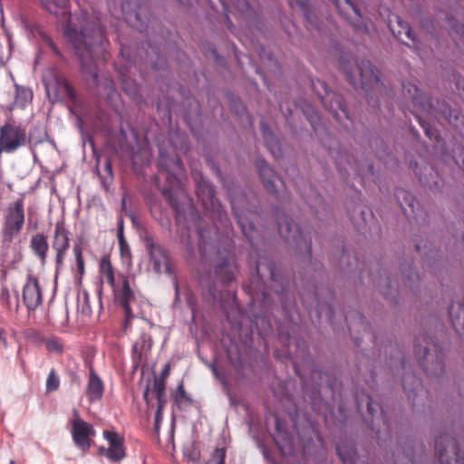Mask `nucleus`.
I'll use <instances>...</instances> for the list:
<instances>
[{"instance_id":"14","label":"nucleus","mask_w":464,"mask_h":464,"mask_svg":"<svg viewBox=\"0 0 464 464\" xmlns=\"http://www.w3.org/2000/svg\"><path fill=\"white\" fill-rule=\"evenodd\" d=\"M22 299L29 312L35 311L43 304V292L37 277L32 274L26 276L23 286Z\"/></svg>"},{"instance_id":"59","label":"nucleus","mask_w":464,"mask_h":464,"mask_svg":"<svg viewBox=\"0 0 464 464\" xmlns=\"http://www.w3.org/2000/svg\"><path fill=\"white\" fill-rule=\"evenodd\" d=\"M1 263L5 268L0 270V280L5 281L7 277V270L6 269L14 267L15 264H14L12 266H7V263H3V257L1 258Z\"/></svg>"},{"instance_id":"29","label":"nucleus","mask_w":464,"mask_h":464,"mask_svg":"<svg viewBox=\"0 0 464 464\" xmlns=\"http://www.w3.org/2000/svg\"><path fill=\"white\" fill-rule=\"evenodd\" d=\"M402 387L408 399L416 405L415 398L423 392L420 380L413 374H405L402 379Z\"/></svg>"},{"instance_id":"26","label":"nucleus","mask_w":464,"mask_h":464,"mask_svg":"<svg viewBox=\"0 0 464 464\" xmlns=\"http://www.w3.org/2000/svg\"><path fill=\"white\" fill-rule=\"evenodd\" d=\"M30 249L34 255L38 258L42 266L46 264L47 253L49 249V243L47 236L44 233H36L31 237Z\"/></svg>"},{"instance_id":"34","label":"nucleus","mask_w":464,"mask_h":464,"mask_svg":"<svg viewBox=\"0 0 464 464\" xmlns=\"http://www.w3.org/2000/svg\"><path fill=\"white\" fill-rule=\"evenodd\" d=\"M444 118L461 135L464 136V116L457 109L446 108Z\"/></svg>"},{"instance_id":"33","label":"nucleus","mask_w":464,"mask_h":464,"mask_svg":"<svg viewBox=\"0 0 464 464\" xmlns=\"http://www.w3.org/2000/svg\"><path fill=\"white\" fill-rule=\"evenodd\" d=\"M14 302L11 299V294L8 287L5 285L1 286L0 291V303L4 305L8 311L17 313L20 308V295L17 290L14 291Z\"/></svg>"},{"instance_id":"30","label":"nucleus","mask_w":464,"mask_h":464,"mask_svg":"<svg viewBox=\"0 0 464 464\" xmlns=\"http://www.w3.org/2000/svg\"><path fill=\"white\" fill-rule=\"evenodd\" d=\"M401 194L405 203L411 208V212L416 222L419 224L424 223L426 220V214L421 208H419V202L416 200V198L409 192L401 190L397 193L398 199L401 198Z\"/></svg>"},{"instance_id":"31","label":"nucleus","mask_w":464,"mask_h":464,"mask_svg":"<svg viewBox=\"0 0 464 464\" xmlns=\"http://www.w3.org/2000/svg\"><path fill=\"white\" fill-rule=\"evenodd\" d=\"M449 315L454 329L464 331V302H453L449 308Z\"/></svg>"},{"instance_id":"44","label":"nucleus","mask_w":464,"mask_h":464,"mask_svg":"<svg viewBox=\"0 0 464 464\" xmlns=\"http://www.w3.org/2000/svg\"><path fill=\"white\" fill-rule=\"evenodd\" d=\"M44 343L48 352L62 353L63 352V344L61 340L56 336L44 338Z\"/></svg>"},{"instance_id":"48","label":"nucleus","mask_w":464,"mask_h":464,"mask_svg":"<svg viewBox=\"0 0 464 464\" xmlns=\"http://www.w3.org/2000/svg\"><path fill=\"white\" fill-rule=\"evenodd\" d=\"M60 386V378L54 369H51L46 379V392H52L57 391Z\"/></svg>"},{"instance_id":"42","label":"nucleus","mask_w":464,"mask_h":464,"mask_svg":"<svg viewBox=\"0 0 464 464\" xmlns=\"http://www.w3.org/2000/svg\"><path fill=\"white\" fill-rule=\"evenodd\" d=\"M450 36L459 48L464 47V25L453 24L450 27Z\"/></svg>"},{"instance_id":"43","label":"nucleus","mask_w":464,"mask_h":464,"mask_svg":"<svg viewBox=\"0 0 464 464\" xmlns=\"http://www.w3.org/2000/svg\"><path fill=\"white\" fill-rule=\"evenodd\" d=\"M24 337L27 342L35 345H41L44 341L43 334L33 328L26 329L24 332Z\"/></svg>"},{"instance_id":"35","label":"nucleus","mask_w":464,"mask_h":464,"mask_svg":"<svg viewBox=\"0 0 464 464\" xmlns=\"http://www.w3.org/2000/svg\"><path fill=\"white\" fill-rule=\"evenodd\" d=\"M48 138L46 127L43 123L34 124L27 135V142L35 147Z\"/></svg>"},{"instance_id":"1","label":"nucleus","mask_w":464,"mask_h":464,"mask_svg":"<svg viewBox=\"0 0 464 464\" xmlns=\"http://www.w3.org/2000/svg\"><path fill=\"white\" fill-rule=\"evenodd\" d=\"M158 166L167 173V179H172L176 182L175 187L163 188L161 193L173 209L177 224L188 232L195 228L198 237L196 247L188 236L184 256L188 265L198 273L200 281L203 269V226L200 212L195 207L193 198L180 185V176L184 171L183 162L179 155H167L160 150Z\"/></svg>"},{"instance_id":"8","label":"nucleus","mask_w":464,"mask_h":464,"mask_svg":"<svg viewBox=\"0 0 464 464\" xmlns=\"http://www.w3.org/2000/svg\"><path fill=\"white\" fill-rule=\"evenodd\" d=\"M121 8L126 22L140 33L149 30L152 23L149 5L143 0H124Z\"/></svg>"},{"instance_id":"18","label":"nucleus","mask_w":464,"mask_h":464,"mask_svg":"<svg viewBox=\"0 0 464 464\" xmlns=\"http://www.w3.org/2000/svg\"><path fill=\"white\" fill-rule=\"evenodd\" d=\"M104 440L109 443L107 449V459L111 461L119 462L126 457L124 447V437L118 432L110 430H104L102 432Z\"/></svg>"},{"instance_id":"45","label":"nucleus","mask_w":464,"mask_h":464,"mask_svg":"<svg viewBox=\"0 0 464 464\" xmlns=\"http://www.w3.org/2000/svg\"><path fill=\"white\" fill-rule=\"evenodd\" d=\"M72 250L75 256L77 272L79 275L82 276L85 271V265L82 256V246L80 243H75Z\"/></svg>"},{"instance_id":"9","label":"nucleus","mask_w":464,"mask_h":464,"mask_svg":"<svg viewBox=\"0 0 464 464\" xmlns=\"http://www.w3.org/2000/svg\"><path fill=\"white\" fill-rule=\"evenodd\" d=\"M26 143V129L22 124L9 121L0 127V154L13 153Z\"/></svg>"},{"instance_id":"3","label":"nucleus","mask_w":464,"mask_h":464,"mask_svg":"<svg viewBox=\"0 0 464 464\" xmlns=\"http://www.w3.org/2000/svg\"><path fill=\"white\" fill-rule=\"evenodd\" d=\"M64 35L72 45L82 69L97 79L95 59L103 56L108 43L100 19L82 16L79 24L71 20L64 28Z\"/></svg>"},{"instance_id":"27","label":"nucleus","mask_w":464,"mask_h":464,"mask_svg":"<svg viewBox=\"0 0 464 464\" xmlns=\"http://www.w3.org/2000/svg\"><path fill=\"white\" fill-rule=\"evenodd\" d=\"M202 441L198 436H192L191 440L184 444L183 456L186 464H202L201 461Z\"/></svg>"},{"instance_id":"60","label":"nucleus","mask_w":464,"mask_h":464,"mask_svg":"<svg viewBox=\"0 0 464 464\" xmlns=\"http://www.w3.org/2000/svg\"><path fill=\"white\" fill-rule=\"evenodd\" d=\"M180 6L189 8L197 0H175Z\"/></svg>"},{"instance_id":"54","label":"nucleus","mask_w":464,"mask_h":464,"mask_svg":"<svg viewBox=\"0 0 464 464\" xmlns=\"http://www.w3.org/2000/svg\"><path fill=\"white\" fill-rule=\"evenodd\" d=\"M397 22H398V25L404 31L405 36L408 39L412 40L414 42L415 41L414 34H413L412 30L411 29V27L408 25V24L406 22H403L399 17L397 18Z\"/></svg>"},{"instance_id":"61","label":"nucleus","mask_w":464,"mask_h":464,"mask_svg":"<svg viewBox=\"0 0 464 464\" xmlns=\"http://www.w3.org/2000/svg\"><path fill=\"white\" fill-rule=\"evenodd\" d=\"M118 236H124V221L121 218L118 220L117 237Z\"/></svg>"},{"instance_id":"58","label":"nucleus","mask_w":464,"mask_h":464,"mask_svg":"<svg viewBox=\"0 0 464 464\" xmlns=\"http://www.w3.org/2000/svg\"><path fill=\"white\" fill-rule=\"evenodd\" d=\"M336 452H337L339 458L342 459V461L344 464H346L347 462H351V464H355V462L352 459V458H350L343 453L341 446L336 447Z\"/></svg>"},{"instance_id":"22","label":"nucleus","mask_w":464,"mask_h":464,"mask_svg":"<svg viewBox=\"0 0 464 464\" xmlns=\"http://www.w3.org/2000/svg\"><path fill=\"white\" fill-rule=\"evenodd\" d=\"M152 341L146 334H141L140 339L132 344L131 362L133 370L136 371L146 359L148 352L150 350Z\"/></svg>"},{"instance_id":"12","label":"nucleus","mask_w":464,"mask_h":464,"mask_svg":"<svg viewBox=\"0 0 464 464\" xmlns=\"http://www.w3.org/2000/svg\"><path fill=\"white\" fill-rule=\"evenodd\" d=\"M435 451L441 464H464V458L458 444L448 434L436 438Z\"/></svg>"},{"instance_id":"38","label":"nucleus","mask_w":464,"mask_h":464,"mask_svg":"<svg viewBox=\"0 0 464 464\" xmlns=\"http://www.w3.org/2000/svg\"><path fill=\"white\" fill-rule=\"evenodd\" d=\"M41 2L49 13L59 15L67 11L70 0H41Z\"/></svg>"},{"instance_id":"63","label":"nucleus","mask_w":464,"mask_h":464,"mask_svg":"<svg viewBox=\"0 0 464 464\" xmlns=\"http://www.w3.org/2000/svg\"><path fill=\"white\" fill-rule=\"evenodd\" d=\"M169 370H170V367H169V364L168 363L163 367V369L160 372V375H161L160 379L164 380V378L169 374Z\"/></svg>"},{"instance_id":"55","label":"nucleus","mask_w":464,"mask_h":464,"mask_svg":"<svg viewBox=\"0 0 464 464\" xmlns=\"http://www.w3.org/2000/svg\"><path fill=\"white\" fill-rule=\"evenodd\" d=\"M11 56L10 51H6L0 43V68L5 64Z\"/></svg>"},{"instance_id":"13","label":"nucleus","mask_w":464,"mask_h":464,"mask_svg":"<svg viewBox=\"0 0 464 464\" xmlns=\"http://www.w3.org/2000/svg\"><path fill=\"white\" fill-rule=\"evenodd\" d=\"M187 303L191 311V318L188 324L189 332L194 338L197 348L198 356L203 362L201 353V343L203 342V311L197 307L195 298L192 295L187 296Z\"/></svg>"},{"instance_id":"32","label":"nucleus","mask_w":464,"mask_h":464,"mask_svg":"<svg viewBox=\"0 0 464 464\" xmlns=\"http://www.w3.org/2000/svg\"><path fill=\"white\" fill-rule=\"evenodd\" d=\"M261 130L266 148L275 158H279L282 155L279 141L274 136L269 127L264 122L261 123Z\"/></svg>"},{"instance_id":"25","label":"nucleus","mask_w":464,"mask_h":464,"mask_svg":"<svg viewBox=\"0 0 464 464\" xmlns=\"http://www.w3.org/2000/svg\"><path fill=\"white\" fill-rule=\"evenodd\" d=\"M104 393V383L95 370L92 367L86 387V395L90 401H101Z\"/></svg>"},{"instance_id":"37","label":"nucleus","mask_w":464,"mask_h":464,"mask_svg":"<svg viewBox=\"0 0 464 464\" xmlns=\"http://www.w3.org/2000/svg\"><path fill=\"white\" fill-rule=\"evenodd\" d=\"M14 103L21 108H24L33 100V91L24 86L15 84Z\"/></svg>"},{"instance_id":"11","label":"nucleus","mask_w":464,"mask_h":464,"mask_svg":"<svg viewBox=\"0 0 464 464\" xmlns=\"http://www.w3.org/2000/svg\"><path fill=\"white\" fill-rule=\"evenodd\" d=\"M70 235L63 220L55 223L52 240V247L55 251V277L64 266V260L70 248Z\"/></svg>"},{"instance_id":"50","label":"nucleus","mask_w":464,"mask_h":464,"mask_svg":"<svg viewBox=\"0 0 464 464\" xmlns=\"http://www.w3.org/2000/svg\"><path fill=\"white\" fill-rule=\"evenodd\" d=\"M226 450L218 448L211 454L210 459L205 464H225Z\"/></svg>"},{"instance_id":"15","label":"nucleus","mask_w":464,"mask_h":464,"mask_svg":"<svg viewBox=\"0 0 464 464\" xmlns=\"http://www.w3.org/2000/svg\"><path fill=\"white\" fill-rule=\"evenodd\" d=\"M276 222L278 233L282 237L287 240L292 239L296 245H298L301 240H304V247L310 253L311 240L305 239L299 227L296 224L292 222V219L288 216L276 214Z\"/></svg>"},{"instance_id":"10","label":"nucleus","mask_w":464,"mask_h":464,"mask_svg":"<svg viewBox=\"0 0 464 464\" xmlns=\"http://www.w3.org/2000/svg\"><path fill=\"white\" fill-rule=\"evenodd\" d=\"M19 24L30 41L45 44L58 58H63L58 46L44 31V26L38 22L35 15L27 13L21 14Z\"/></svg>"},{"instance_id":"2","label":"nucleus","mask_w":464,"mask_h":464,"mask_svg":"<svg viewBox=\"0 0 464 464\" xmlns=\"http://www.w3.org/2000/svg\"><path fill=\"white\" fill-rule=\"evenodd\" d=\"M164 49L159 42L141 41L134 45L121 43V58L115 63V66L121 77L124 92L132 100L137 101L141 97L140 86L131 77L135 74L133 70L136 71L138 62L140 61L155 72H168V61L162 53Z\"/></svg>"},{"instance_id":"46","label":"nucleus","mask_w":464,"mask_h":464,"mask_svg":"<svg viewBox=\"0 0 464 464\" xmlns=\"http://www.w3.org/2000/svg\"><path fill=\"white\" fill-rule=\"evenodd\" d=\"M175 401L178 404L184 406H191L194 403L193 400L187 394L182 383L177 388Z\"/></svg>"},{"instance_id":"51","label":"nucleus","mask_w":464,"mask_h":464,"mask_svg":"<svg viewBox=\"0 0 464 464\" xmlns=\"http://www.w3.org/2000/svg\"><path fill=\"white\" fill-rule=\"evenodd\" d=\"M416 119L419 121L420 125L423 128L426 136L429 137L430 140H437V130L432 129L425 121L422 120V118L420 115L416 114Z\"/></svg>"},{"instance_id":"20","label":"nucleus","mask_w":464,"mask_h":464,"mask_svg":"<svg viewBox=\"0 0 464 464\" xmlns=\"http://www.w3.org/2000/svg\"><path fill=\"white\" fill-rule=\"evenodd\" d=\"M72 440L82 450L87 451L91 447L90 436L94 434L92 427L83 420H76L72 424Z\"/></svg>"},{"instance_id":"47","label":"nucleus","mask_w":464,"mask_h":464,"mask_svg":"<svg viewBox=\"0 0 464 464\" xmlns=\"http://www.w3.org/2000/svg\"><path fill=\"white\" fill-rule=\"evenodd\" d=\"M424 170L429 172L430 179H428L427 175H420V182L424 186L428 187L430 189L433 188L434 186H438V181L436 180L437 175H435L434 170L431 167H425Z\"/></svg>"},{"instance_id":"62","label":"nucleus","mask_w":464,"mask_h":464,"mask_svg":"<svg viewBox=\"0 0 464 464\" xmlns=\"http://www.w3.org/2000/svg\"><path fill=\"white\" fill-rule=\"evenodd\" d=\"M343 157V156L341 154H340L339 158L334 157L335 165H336L337 169L340 170V172H342L343 169H345V167H343L342 164Z\"/></svg>"},{"instance_id":"28","label":"nucleus","mask_w":464,"mask_h":464,"mask_svg":"<svg viewBox=\"0 0 464 464\" xmlns=\"http://www.w3.org/2000/svg\"><path fill=\"white\" fill-rule=\"evenodd\" d=\"M274 440L281 451L285 454L286 451H291L293 445L289 432L283 427L281 420L276 418V433Z\"/></svg>"},{"instance_id":"4","label":"nucleus","mask_w":464,"mask_h":464,"mask_svg":"<svg viewBox=\"0 0 464 464\" xmlns=\"http://www.w3.org/2000/svg\"><path fill=\"white\" fill-rule=\"evenodd\" d=\"M24 225V198H17L6 208L1 228L3 263L7 266L19 263L22 255L16 246H11L14 239L22 232Z\"/></svg>"},{"instance_id":"36","label":"nucleus","mask_w":464,"mask_h":464,"mask_svg":"<svg viewBox=\"0 0 464 464\" xmlns=\"http://www.w3.org/2000/svg\"><path fill=\"white\" fill-rule=\"evenodd\" d=\"M105 100L113 111L119 113V103L121 102V94L117 91L113 81H107L104 84Z\"/></svg>"},{"instance_id":"24","label":"nucleus","mask_w":464,"mask_h":464,"mask_svg":"<svg viewBox=\"0 0 464 464\" xmlns=\"http://www.w3.org/2000/svg\"><path fill=\"white\" fill-rule=\"evenodd\" d=\"M94 128L103 135L109 137L114 134L115 128L111 114L104 109H97L92 115Z\"/></svg>"},{"instance_id":"53","label":"nucleus","mask_w":464,"mask_h":464,"mask_svg":"<svg viewBox=\"0 0 464 464\" xmlns=\"http://www.w3.org/2000/svg\"><path fill=\"white\" fill-rule=\"evenodd\" d=\"M81 138H82L83 145L89 144L94 152L95 151V141H94L93 136L92 134H90L85 129H82Z\"/></svg>"},{"instance_id":"57","label":"nucleus","mask_w":464,"mask_h":464,"mask_svg":"<svg viewBox=\"0 0 464 464\" xmlns=\"http://www.w3.org/2000/svg\"><path fill=\"white\" fill-rule=\"evenodd\" d=\"M164 405L163 404H159L158 405V409L155 412V425H154V428H155V430L157 432H159V430H160V422L161 420V411L163 409Z\"/></svg>"},{"instance_id":"6","label":"nucleus","mask_w":464,"mask_h":464,"mask_svg":"<svg viewBox=\"0 0 464 464\" xmlns=\"http://www.w3.org/2000/svg\"><path fill=\"white\" fill-rule=\"evenodd\" d=\"M143 242L150 256V263L157 274L165 273L172 277L175 287V301L179 299V288L174 269L171 266L168 251L160 244L156 243L150 235L143 237Z\"/></svg>"},{"instance_id":"7","label":"nucleus","mask_w":464,"mask_h":464,"mask_svg":"<svg viewBox=\"0 0 464 464\" xmlns=\"http://www.w3.org/2000/svg\"><path fill=\"white\" fill-rule=\"evenodd\" d=\"M342 68L346 74L347 80L354 88L365 89L369 86L379 85L381 80L378 71L371 62L362 59L355 63L354 70L348 68L347 63H342Z\"/></svg>"},{"instance_id":"5","label":"nucleus","mask_w":464,"mask_h":464,"mask_svg":"<svg viewBox=\"0 0 464 464\" xmlns=\"http://www.w3.org/2000/svg\"><path fill=\"white\" fill-rule=\"evenodd\" d=\"M414 353L428 376H440L444 372L442 348L431 337L420 334L415 341Z\"/></svg>"},{"instance_id":"23","label":"nucleus","mask_w":464,"mask_h":464,"mask_svg":"<svg viewBox=\"0 0 464 464\" xmlns=\"http://www.w3.org/2000/svg\"><path fill=\"white\" fill-rule=\"evenodd\" d=\"M402 88L405 98L410 100L414 106L427 112L432 110V104L430 100L423 95L415 84L411 82L403 83Z\"/></svg>"},{"instance_id":"56","label":"nucleus","mask_w":464,"mask_h":464,"mask_svg":"<svg viewBox=\"0 0 464 464\" xmlns=\"http://www.w3.org/2000/svg\"><path fill=\"white\" fill-rule=\"evenodd\" d=\"M195 181L197 184V193L198 196L200 197V194L203 192V173L198 172L195 175Z\"/></svg>"},{"instance_id":"19","label":"nucleus","mask_w":464,"mask_h":464,"mask_svg":"<svg viewBox=\"0 0 464 464\" xmlns=\"http://www.w3.org/2000/svg\"><path fill=\"white\" fill-rule=\"evenodd\" d=\"M238 266L235 258L227 254L219 258L215 265V275L224 284H228L236 279Z\"/></svg>"},{"instance_id":"41","label":"nucleus","mask_w":464,"mask_h":464,"mask_svg":"<svg viewBox=\"0 0 464 464\" xmlns=\"http://www.w3.org/2000/svg\"><path fill=\"white\" fill-rule=\"evenodd\" d=\"M100 270L103 276H105L108 284L113 288V290L116 289L113 267L108 258L103 257L102 259Z\"/></svg>"},{"instance_id":"40","label":"nucleus","mask_w":464,"mask_h":464,"mask_svg":"<svg viewBox=\"0 0 464 464\" xmlns=\"http://www.w3.org/2000/svg\"><path fill=\"white\" fill-rule=\"evenodd\" d=\"M57 94L70 101L76 99L75 92L71 83L65 79H58L56 81Z\"/></svg>"},{"instance_id":"49","label":"nucleus","mask_w":464,"mask_h":464,"mask_svg":"<svg viewBox=\"0 0 464 464\" xmlns=\"http://www.w3.org/2000/svg\"><path fill=\"white\" fill-rule=\"evenodd\" d=\"M153 390L156 393V397L158 400V405L163 404L165 405L166 401L163 399L164 391H165V381L163 379L155 378L153 382Z\"/></svg>"},{"instance_id":"17","label":"nucleus","mask_w":464,"mask_h":464,"mask_svg":"<svg viewBox=\"0 0 464 464\" xmlns=\"http://www.w3.org/2000/svg\"><path fill=\"white\" fill-rule=\"evenodd\" d=\"M244 196H233L230 198L231 208L234 212L235 217L237 219V223L241 227V230L245 237L253 243L255 239V226L254 224L245 217V210H248V208H245L243 205Z\"/></svg>"},{"instance_id":"16","label":"nucleus","mask_w":464,"mask_h":464,"mask_svg":"<svg viewBox=\"0 0 464 464\" xmlns=\"http://www.w3.org/2000/svg\"><path fill=\"white\" fill-rule=\"evenodd\" d=\"M121 286L114 289L116 302L122 307L124 312V327L127 328L129 323L135 317L130 302L134 299V292L130 288L129 277L122 276Z\"/></svg>"},{"instance_id":"64","label":"nucleus","mask_w":464,"mask_h":464,"mask_svg":"<svg viewBox=\"0 0 464 464\" xmlns=\"http://www.w3.org/2000/svg\"><path fill=\"white\" fill-rule=\"evenodd\" d=\"M373 401L371 398L368 399V401H367V409H368V411L370 414H373V411H375L376 410L374 409L373 407Z\"/></svg>"},{"instance_id":"39","label":"nucleus","mask_w":464,"mask_h":464,"mask_svg":"<svg viewBox=\"0 0 464 464\" xmlns=\"http://www.w3.org/2000/svg\"><path fill=\"white\" fill-rule=\"evenodd\" d=\"M97 172L101 180L102 187L106 191H108L114 179L111 160L110 159H106L103 173H101L99 170H97Z\"/></svg>"},{"instance_id":"52","label":"nucleus","mask_w":464,"mask_h":464,"mask_svg":"<svg viewBox=\"0 0 464 464\" xmlns=\"http://www.w3.org/2000/svg\"><path fill=\"white\" fill-rule=\"evenodd\" d=\"M118 238V243H119V246H120V251H121V254L122 256H130V246L127 242V240L125 239L124 236H118L117 237Z\"/></svg>"},{"instance_id":"21","label":"nucleus","mask_w":464,"mask_h":464,"mask_svg":"<svg viewBox=\"0 0 464 464\" xmlns=\"http://www.w3.org/2000/svg\"><path fill=\"white\" fill-rule=\"evenodd\" d=\"M255 164L266 188L271 193H276V182L283 183L281 179L275 173L264 159H256Z\"/></svg>"}]
</instances>
